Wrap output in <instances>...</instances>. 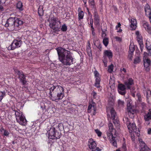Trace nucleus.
I'll return each mask as SVG.
<instances>
[{"label":"nucleus","mask_w":151,"mask_h":151,"mask_svg":"<svg viewBox=\"0 0 151 151\" xmlns=\"http://www.w3.org/2000/svg\"><path fill=\"white\" fill-rule=\"evenodd\" d=\"M110 113L111 118L113 120V122L116 128L117 129H119L120 127L119 121L118 119L116 113L113 108L111 109Z\"/></svg>","instance_id":"7"},{"label":"nucleus","mask_w":151,"mask_h":151,"mask_svg":"<svg viewBox=\"0 0 151 151\" xmlns=\"http://www.w3.org/2000/svg\"><path fill=\"white\" fill-rule=\"evenodd\" d=\"M129 52H133L134 50V46L130 45L129 47Z\"/></svg>","instance_id":"39"},{"label":"nucleus","mask_w":151,"mask_h":151,"mask_svg":"<svg viewBox=\"0 0 151 151\" xmlns=\"http://www.w3.org/2000/svg\"><path fill=\"white\" fill-rule=\"evenodd\" d=\"M144 117L145 121L149 124V121L151 120V110H150L147 114L144 115Z\"/></svg>","instance_id":"20"},{"label":"nucleus","mask_w":151,"mask_h":151,"mask_svg":"<svg viewBox=\"0 0 151 151\" xmlns=\"http://www.w3.org/2000/svg\"><path fill=\"white\" fill-rule=\"evenodd\" d=\"M125 86V85L122 84H119L118 86V92L120 94L122 95L126 93V88Z\"/></svg>","instance_id":"14"},{"label":"nucleus","mask_w":151,"mask_h":151,"mask_svg":"<svg viewBox=\"0 0 151 151\" xmlns=\"http://www.w3.org/2000/svg\"><path fill=\"white\" fill-rule=\"evenodd\" d=\"M140 62V59L139 57H136L134 60V63L135 64L139 63Z\"/></svg>","instance_id":"38"},{"label":"nucleus","mask_w":151,"mask_h":151,"mask_svg":"<svg viewBox=\"0 0 151 151\" xmlns=\"http://www.w3.org/2000/svg\"><path fill=\"white\" fill-rule=\"evenodd\" d=\"M140 146L141 148L140 151H150V149L147 146L145 143L141 139H139Z\"/></svg>","instance_id":"12"},{"label":"nucleus","mask_w":151,"mask_h":151,"mask_svg":"<svg viewBox=\"0 0 151 151\" xmlns=\"http://www.w3.org/2000/svg\"><path fill=\"white\" fill-rule=\"evenodd\" d=\"M58 128L60 130H61L62 129H63L64 127L63 124L61 123L59 124L58 126Z\"/></svg>","instance_id":"41"},{"label":"nucleus","mask_w":151,"mask_h":151,"mask_svg":"<svg viewBox=\"0 0 151 151\" xmlns=\"http://www.w3.org/2000/svg\"><path fill=\"white\" fill-rule=\"evenodd\" d=\"M108 127L109 128L108 131L109 132H112L114 129L113 127V125L111 123H110L109 124Z\"/></svg>","instance_id":"31"},{"label":"nucleus","mask_w":151,"mask_h":151,"mask_svg":"<svg viewBox=\"0 0 151 151\" xmlns=\"http://www.w3.org/2000/svg\"><path fill=\"white\" fill-rule=\"evenodd\" d=\"M58 59L62 64L65 66H70L73 63V58L70 52L62 47L56 48Z\"/></svg>","instance_id":"1"},{"label":"nucleus","mask_w":151,"mask_h":151,"mask_svg":"<svg viewBox=\"0 0 151 151\" xmlns=\"http://www.w3.org/2000/svg\"><path fill=\"white\" fill-rule=\"evenodd\" d=\"M146 47L148 52V55L151 56V42L149 41H146Z\"/></svg>","instance_id":"22"},{"label":"nucleus","mask_w":151,"mask_h":151,"mask_svg":"<svg viewBox=\"0 0 151 151\" xmlns=\"http://www.w3.org/2000/svg\"><path fill=\"white\" fill-rule=\"evenodd\" d=\"M21 38H17L14 40L11 45L8 48V50H14L16 48L20 47L22 45V42Z\"/></svg>","instance_id":"6"},{"label":"nucleus","mask_w":151,"mask_h":151,"mask_svg":"<svg viewBox=\"0 0 151 151\" xmlns=\"http://www.w3.org/2000/svg\"><path fill=\"white\" fill-rule=\"evenodd\" d=\"M124 121H125V123L126 124L128 128L130 133H132V132L136 133L137 131L136 127L135 124L134 123H131L130 122L129 119L127 118H125V120L124 119Z\"/></svg>","instance_id":"8"},{"label":"nucleus","mask_w":151,"mask_h":151,"mask_svg":"<svg viewBox=\"0 0 151 151\" xmlns=\"http://www.w3.org/2000/svg\"><path fill=\"white\" fill-rule=\"evenodd\" d=\"M147 32L150 34H151V27L150 26L145 29Z\"/></svg>","instance_id":"46"},{"label":"nucleus","mask_w":151,"mask_h":151,"mask_svg":"<svg viewBox=\"0 0 151 151\" xmlns=\"http://www.w3.org/2000/svg\"><path fill=\"white\" fill-rule=\"evenodd\" d=\"M124 84L125 86H127L128 89H130V86L134 84V81L132 78H129L125 81Z\"/></svg>","instance_id":"16"},{"label":"nucleus","mask_w":151,"mask_h":151,"mask_svg":"<svg viewBox=\"0 0 151 151\" xmlns=\"http://www.w3.org/2000/svg\"><path fill=\"white\" fill-rule=\"evenodd\" d=\"M121 25V24L120 23V22H119L118 23L117 25H116V29L117 30L118 28L120 27Z\"/></svg>","instance_id":"54"},{"label":"nucleus","mask_w":151,"mask_h":151,"mask_svg":"<svg viewBox=\"0 0 151 151\" xmlns=\"http://www.w3.org/2000/svg\"><path fill=\"white\" fill-rule=\"evenodd\" d=\"M14 111H15V115L16 117V120L19 119L20 117L23 115L22 112H21L19 110H18L17 111L14 110Z\"/></svg>","instance_id":"23"},{"label":"nucleus","mask_w":151,"mask_h":151,"mask_svg":"<svg viewBox=\"0 0 151 151\" xmlns=\"http://www.w3.org/2000/svg\"><path fill=\"white\" fill-rule=\"evenodd\" d=\"M90 20V24L91 25V27H93V20L92 19V17L90 18L89 19Z\"/></svg>","instance_id":"47"},{"label":"nucleus","mask_w":151,"mask_h":151,"mask_svg":"<svg viewBox=\"0 0 151 151\" xmlns=\"http://www.w3.org/2000/svg\"><path fill=\"white\" fill-rule=\"evenodd\" d=\"M130 27L132 29L135 30L137 27V22L136 19L132 18L130 20Z\"/></svg>","instance_id":"21"},{"label":"nucleus","mask_w":151,"mask_h":151,"mask_svg":"<svg viewBox=\"0 0 151 151\" xmlns=\"http://www.w3.org/2000/svg\"><path fill=\"white\" fill-rule=\"evenodd\" d=\"M96 150H97V151H101V149L98 147H95V151Z\"/></svg>","instance_id":"59"},{"label":"nucleus","mask_w":151,"mask_h":151,"mask_svg":"<svg viewBox=\"0 0 151 151\" xmlns=\"http://www.w3.org/2000/svg\"><path fill=\"white\" fill-rule=\"evenodd\" d=\"M120 70L121 71H124V72L125 73L126 72V69L124 68H123L122 69H121Z\"/></svg>","instance_id":"60"},{"label":"nucleus","mask_w":151,"mask_h":151,"mask_svg":"<svg viewBox=\"0 0 151 151\" xmlns=\"http://www.w3.org/2000/svg\"><path fill=\"white\" fill-rule=\"evenodd\" d=\"M104 56H107L109 59L111 58L112 56V53L111 50H106L104 52Z\"/></svg>","instance_id":"24"},{"label":"nucleus","mask_w":151,"mask_h":151,"mask_svg":"<svg viewBox=\"0 0 151 151\" xmlns=\"http://www.w3.org/2000/svg\"><path fill=\"white\" fill-rule=\"evenodd\" d=\"M144 65L146 70L148 71L150 70L149 66L151 65V61L149 59L144 60Z\"/></svg>","instance_id":"18"},{"label":"nucleus","mask_w":151,"mask_h":151,"mask_svg":"<svg viewBox=\"0 0 151 151\" xmlns=\"http://www.w3.org/2000/svg\"><path fill=\"white\" fill-rule=\"evenodd\" d=\"M93 110H94V112L93 113V115H95L96 112V110L95 109H94V106H93Z\"/></svg>","instance_id":"62"},{"label":"nucleus","mask_w":151,"mask_h":151,"mask_svg":"<svg viewBox=\"0 0 151 151\" xmlns=\"http://www.w3.org/2000/svg\"><path fill=\"white\" fill-rule=\"evenodd\" d=\"M92 95H93L94 98H95L96 95V93L94 91H93L92 93Z\"/></svg>","instance_id":"57"},{"label":"nucleus","mask_w":151,"mask_h":151,"mask_svg":"<svg viewBox=\"0 0 151 151\" xmlns=\"http://www.w3.org/2000/svg\"><path fill=\"white\" fill-rule=\"evenodd\" d=\"M94 24L96 25H100V19L94 20Z\"/></svg>","instance_id":"44"},{"label":"nucleus","mask_w":151,"mask_h":151,"mask_svg":"<svg viewBox=\"0 0 151 151\" xmlns=\"http://www.w3.org/2000/svg\"><path fill=\"white\" fill-rule=\"evenodd\" d=\"M151 9L149 5L147 4L145 7V10Z\"/></svg>","instance_id":"51"},{"label":"nucleus","mask_w":151,"mask_h":151,"mask_svg":"<svg viewBox=\"0 0 151 151\" xmlns=\"http://www.w3.org/2000/svg\"><path fill=\"white\" fill-rule=\"evenodd\" d=\"M103 61L104 63L105 66V67H106L107 66V62L105 60H103Z\"/></svg>","instance_id":"58"},{"label":"nucleus","mask_w":151,"mask_h":151,"mask_svg":"<svg viewBox=\"0 0 151 151\" xmlns=\"http://www.w3.org/2000/svg\"><path fill=\"white\" fill-rule=\"evenodd\" d=\"M44 11L43 7L42 6H40L38 9V13L40 16H42L43 15Z\"/></svg>","instance_id":"30"},{"label":"nucleus","mask_w":151,"mask_h":151,"mask_svg":"<svg viewBox=\"0 0 151 151\" xmlns=\"http://www.w3.org/2000/svg\"><path fill=\"white\" fill-rule=\"evenodd\" d=\"M101 30L102 31V37L104 39V37H106L105 36H106V35L104 31L101 28Z\"/></svg>","instance_id":"48"},{"label":"nucleus","mask_w":151,"mask_h":151,"mask_svg":"<svg viewBox=\"0 0 151 151\" xmlns=\"http://www.w3.org/2000/svg\"><path fill=\"white\" fill-rule=\"evenodd\" d=\"M133 52H129V54L128 55L129 57V59L130 60H132V58L133 57Z\"/></svg>","instance_id":"49"},{"label":"nucleus","mask_w":151,"mask_h":151,"mask_svg":"<svg viewBox=\"0 0 151 151\" xmlns=\"http://www.w3.org/2000/svg\"><path fill=\"white\" fill-rule=\"evenodd\" d=\"M16 120L17 122L22 125L25 126L27 124V121L24 115L21 116L19 119Z\"/></svg>","instance_id":"17"},{"label":"nucleus","mask_w":151,"mask_h":151,"mask_svg":"<svg viewBox=\"0 0 151 151\" xmlns=\"http://www.w3.org/2000/svg\"><path fill=\"white\" fill-rule=\"evenodd\" d=\"M92 107H93V106L92 105H91V104L89 105L88 107V111L89 110H90V109H92Z\"/></svg>","instance_id":"55"},{"label":"nucleus","mask_w":151,"mask_h":151,"mask_svg":"<svg viewBox=\"0 0 151 151\" xmlns=\"http://www.w3.org/2000/svg\"><path fill=\"white\" fill-rule=\"evenodd\" d=\"M142 26L145 29H146L150 25L147 22H144L142 23Z\"/></svg>","instance_id":"34"},{"label":"nucleus","mask_w":151,"mask_h":151,"mask_svg":"<svg viewBox=\"0 0 151 151\" xmlns=\"http://www.w3.org/2000/svg\"><path fill=\"white\" fill-rule=\"evenodd\" d=\"M4 136H7L9 134V132L6 130H5V131H4Z\"/></svg>","instance_id":"52"},{"label":"nucleus","mask_w":151,"mask_h":151,"mask_svg":"<svg viewBox=\"0 0 151 151\" xmlns=\"http://www.w3.org/2000/svg\"><path fill=\"white\" fill-rule=\"evenodd\" d=\"M96 46L100 51H101L102 49V46L101 44L99 42V43L98 44V45H96Z\"/></svg>","instance_id":"45"},{"label":"nucleus","mask_w":151,"mask_h":151,"mask_svg":"<svg viewBox=\"0 0 151 151\" xmlns=\"http://www.w3.org/2000/svg\"><path fill=\"white\" fill-rule=\"evenodd\" d=\"M15 6L16 10L19 12H22L24 9V6L21 1H17L16 3Z\"/></svg>","instance_id":"11"},{"label":"nucleus","mask_w":151,"mask_h":151,"mask_svg":"<svg viewBox=\"0 0 151 151\" xmlns=\"http://www.w3.org/2000/svg\"><path fill=\"white\" fill-rule=\"evenodd\" d=\"M81 8H78V12H79V13H78V19L79 20H81V19H82L83 18V17L84 16V13L82 11H81Z\"/></svg>","instance_id":"25"},{"label":"nucleus","mask_w":151,"mask_h":151,"mask_svg":"<svg viewBox=\"0 0 151 151\" xmlns=\"http://www.w3.org/2000/svg\"><path fill=\"white\" fill-rule=\"evenodd\" d=\"M0 10L2 11L4 10V8L3 6H1V5H0Z\"/></svg>","instance_id":"63"},{"label":"nucleus","mask_w":151,"mask_h":151,"mask_svg":"<svg viewBox=\"0 0 151 151\" xmlns=\"http://www.w3.org/2000/svg\"><path fill=\"white\" fill-rule=\"evenodd\" d=\"M127 108L128 114L129 117L131 118H134L136 113V110L132 108L130 102L127 101Z\"/></svg>","instance_id":"9"},{"label":"nucleus","mask_w":151,"mask_h":151,"mask_svg":"<svg viewBox=\"0 0 151 151\" xmlns=\"http://www.w3.org/2000/svg\"><path fill=\"white\" fill-rule=\"evenodd\" d=\"M137 42L139 45L141 51H142L144 47V45L143 43L142 37L141 35H138L137 36Z\"/></svg>","instance_id":"19"},{"label":"nucleus","mask_w":151,"mask_h":151,"mask_svg":"<svg viewBox=\"0 0 151 151\" xmlns=\"http://www.w3.org/2000/svg\"><path fill=\"white\" fill-rule=\"evenodd\" d=\"M146 15L147 16H151V9H149L145 10Z\"/></svg>","instance_id":"35"},{"label":"nucleus","mask_w":151,"mask_h":151,"mask_svg":"<svg viewBox=\"0 0 151 151\" xmlns=\"http://www.w3.org/2000/svg\"><path fill=\"white\" fill-rule=\"evenodd\" d=\"M61 30L63 32H65L67 29V27L65 24L63 25L61 27Z\"/></svg>","instance_id":"36"},{"label":"nucleus","mask_w":151,"mask_h":151,"mask_svg":"<svg viewBox=\"0 0 151 151\" xmlns=\"http://www.w3.org/2000/svg\"><path fill=\"white\" fill-rule=\"evenodd\" d=\"M118 103L119 106H122L124 105V102L123 101H122L120 100H119L118 101Z\"/></svg>","instance_id":"40"},{"label":"nucleus","mask_w":151,"mask_h":151,"mask_svg":"<svg viewBox=\"0 0 151 151\" xmlns=\"http://www.w3.org/2000/svg\"><path fill=\"white\" fill-rule=\"evenodd\" d=\"M112 132H109L108 131L107 132V137L110 140H111V139L115 138V137L113 136V134Z\"/></svg>","instance_id":"28"},{"label":"nucleus","mask_w":151,"mask_h":151,"mask_svg":"<svg viewBox=\"0 0 151 151\" xmlns=\"http://www.w3.org/2000/svg\"><path fill=\"white\" fill-rule=\"evenodd\" d=\"M86 50L88 53H91V50L90 47H87Z\"/></svg>","instance_id":"50"},{"label":"nucleus","mask_w":151,"mask_h":151,"mask_svg":"<svg viewBox=\"0 0 151 151\" xmlns=\"http://www.w3.org/2000/svg\"><path fill=\"white\" fill-rule=\"evenodd\" d=\"M88 145L90 149H92V151H95V147L96 146V145L93 139H90L88 142Z\"/></svg>","instance_id":"15"},{"label":"nucleus","mask_w":151,"mask_h":151,"mask_svg":"<svg viewBox=\"0 0 151 151\" xmlns=\"http://www.w3.org/2000/svg\"><path fill=\"white\" fill-rule=\"evenodd\" d=\"M95 131L99 137L101 136L102 133L98 129H95Z\"/></svg>","instance_id":"42"},{"label":"nucleus","mask_w":151,"mask_h":151,"mask_svg":"<svg viewBox=\"0 0 151 151\" xmlns=\"http://www.w3.org/2000/svg\"><path fill=\"white\" fill-rule=\"evenodd\" d=\"M5 2V0H0V5H2Z\"/></svg>","instance_id":"56"},{"label":"nucleus","mask_w":151,"mask_h":151,"mask_svg":"<svg viewBox=\"0 0 151 151\" xmlns=\"http://www.w3.org/2000/svg\"><path fill=\"white\" fill-rule=\"evenodd\" d=\"M5 130L3 128H1L0 130V131L1 132H4Z\"/></svg>","instance_id":"64"},{"label":"nucleus","mask_w":151,"mask_h":151,"mask_svg":"<svg viewBox=\"0 0 151 151\" xmlns=\"http://www.w3.org/2000/svg\"><path fill=\"white\" fill-rule=\"evenodd\" d=\"M15 73L17 74L18 78L20 82L22 85L24 86L26 84L27 81L26 78V76L22 71H20L18 70L15 71Z\"/></svg>","instance_id":"10"},{"label":"nucleus","mask_w":151,"mask_h":151,"mask_svg":"<svg viewBox=\"0 0 151 151\" xmlns=\"http://www.w3.org/2000/svg\"><path fill=\"white\" fill-rule=\"evenodd\" d=\"M115 39L117 41L119 42H120L122 40L119 37H115Z\"/></svg>","instance_id":"53"},{"label":"nucleus","mask_w":151,"mask_h":151,"mask_svg":"<svg viewBox=\"0 0 151 151\" xmlns=\"http://www.w3.org/2000/svg\"><path fill=\"white\" fill-rule=\"evenodd\" d=\"M48 138L52 139H59L61 136L60 132L57 131L54 127L51 128L48 132Z\"/></svg>","instance_id":"5"},{"label":"nucleus","mask_w":151,"mask_h":151,"mask_svg":"<svg viewBox=\"0 0 151 151\" xmlns=\"http://www.w3.org/2000/svg\"><path fill=\"white\" fill-rule=\"evenodd\" d=\"M52 86L49 88L50 97L52 101H55L62 99L64 96V88L58 85Z\"/></svg>","instance_id":"2"},{"label":"nucleus","mask_w":151,"mask_h":151,"mask_svg":"<svg viewBox=\"0 0 151 151\" xmlns=\"http://www.w3.org/2000/svg\"><path fill=\"white\" fill-rule=\"evenodd\" d=\"M114 65L111 64L110 65L108 66V71L110 73H111L113 71Z\"/></svg>","instance_id":"33"},{"label":"nucleus","mask_w":151,"mask_h":151,"mask_svg":"<svg viewBox=\"0 0 151 151\" xmlns=\"http://www.w3.org/2000/svg\"><path fill=\"white\" fill-rule=\"evenodd\" d=\"M23 21L17 17H10L7 20L5 24L6 27H8V29L10 31L19 29L23 24Z\"/></svg>","instance_id":"3"},{"label":"nucleus","mask_w":151,"mask_h":151,"mask_svg":"<svg viewBox=\"0 0 151 151\" xmlns=\"http://www.w3.org/2000/svg\"><path fill=\"white\" fill-rule=\"evenodd\" d=\"M103 43L105 47H107L109 43V38L104 37L103 39Z\"/></svg>","instance_id":"29"},{"label":"nucleus","mask_w":151,"mask_h":151,"mask_svg":"<svg viewBox=\"0 0 151 151\" xmlns=\"http://www.w3.org/2000/svg\"><path fill=\"white\" fill-rule=\"evenodd\" d=\"M48 21L49 22V26L54 32L59 31L61 27V24L60 20H58V18L54 17H50Z\"/></svg>","instance_id":"4"},{"label":"nucleus","mask_w":151,"mask_h":151,"mask_svg":"<svg viewBox=\"0 0 151 151\" xmlns=\"http://www.w3.org/2000/svg\"><path fill=\"white\" fill-rule=\"evenodd\" d=\"M93 73L96 78L95 83V86L98 88H99L100 87V82L101 81L100 78L99 77V74L96 70L94 71Z\"/></svg>","instance_id":"13"},{"label":"nucleus","mask_w":151,"mask_h":151,"mask_svg":"<svg viewBox=\"0 0 151 151\" xmlns=\"http://www.w3.org/2000/svg\"><path fill=\"white\" fill-rule=\"evenodd\" d=\"M88 2L89 5L92 9H93L94 10L96 9V5L94 0H88Z\"/></svg>","instance_id":"26"},{"label":"nucleus","mask_w":151,"mask_h":151,"mask_svg":"<svg viewBox=\"0 0 151 151\" xmlns=\"http://www.w3.org/2000/svg\"><path fill=\"white\" fill-rule=\"evenodd\" d=\"M136 96L138 98V100L140 102L142 100L140 94L139 93H138L136 94Z\"/></svg>","instance_id":"43"},{"label":"nucleus","mask_w":151,"mask_h":151,"mask_svg":"<svg viewBox=\"0 0 151 151\" xmlns=\"http://www.w3.org/2000/svg\"><path fill=\"white\" fill-rule=\"evenodd\" d=\"M93 15L94 20L99 19V15L96 10H94Z\"/></svg>","instance_id":"32"},{"label":"nucleus","mask_w":151,"mask_h":151,"mask_svg":"<svg viewBox=\"0 0 151 151\" xmlns=\"http://www.w3.org/2000/svg\"><path fill=\"white\" fill-rule=\"evenodd\" d=\"M115 138H114L113 139H111V140H110V142L111 143L112 145L115 146L116 147L117 145V143L116 141L115 140Z\"/></svg>","instance_id":"37"},{"label":"nucleus","mask_w":151,"mask_h":151,"mask_svg":"<svg viewBox=\"0 0 151 151\" xmlns=\"http://www.w3.org/2000/svg\"><path fill=\"white\" fill-rule=\"evenodd\" d=\"M151 133V128H149L148 129V134H150Z\"/></svg>","instance_id":"61"},{"label":"nucleus","mask_w":151,"mask_h":151,"mask_svg":"<svg viewBox=\"0 0 151 151\" xmlns=\"http://www.w3.org/2000/svg\"><path fill=\"white\" fill-rule=\"evenodd\" d=\"M6 90L3 91L0 90V102L2 99L5 96L6 93Z\"/></svg>","instance_id":"27"}]
</instances>
